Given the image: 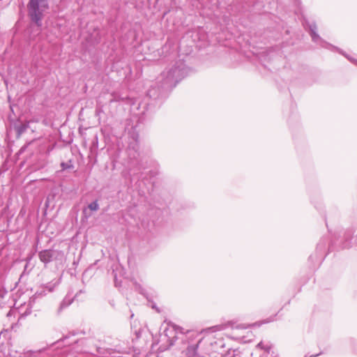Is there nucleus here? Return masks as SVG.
Masks as SVG:
<instances>
[{
  "label": "nucleus",
  "instance_id": "f257e3e1",
  "mask_svg": "<svg viewBox=\"0 0 357 357\" xmlns=\"http://www.w3.org/2000/svg\"><path fill=\"white\" fill-rule=\"evenodd\" d=\"M47 0H30L28 5L29 14L31 20L38 26L43 18V13L47 9Z\"/></svg>",
  "mask_w": 357,
  "mask_h": 357
},
{
  "label": "nucleus",
  "instance_id": "7ed1b4c3",
  "mask_svg": "<svg viewBox=\"0 0 357 357\" xmlns=\"http://www.w3.org/2000/svg\"><path fill=\"white\" fill-rule=\"evenodd\" d=\"M89 208L91 211H96L98 208V204L96 202H92L89 205Z\"/></svg>",
  "mask_w": 357,
  "mask_h": 357
},
{
  "label": "nucleus",
  "instance_id": "f03ea898",
  "mask_svg": "<svg viewBox=\"0 0 357 357\" xmlns=\"http://www.w3.org/2000/svg\"><path fill=\"white\" fill-rule=\"evenodd\" d=\"M52 257V253L50 250H43L39 253V258L41 261L44 263H48L51 261Z\"/></svg>",
  "mask_w": 357,
  "mask_h": 357
}]
</instances>
